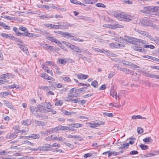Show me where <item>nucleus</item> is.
I'll list each match as a JSON object with an SVG mask.
<instances>
[{
    "mask_svg": "<svg viewBox=\"0 0 159 159\" xmlns=\"http://www.w3.org/2000/svg\"><path fill=\"white\" fill-rule=\"evenodd\" d=\"M159 10V7L148 6L144 7L143 9L139 10V12L144 13L152 14L153 12H156Z\"/></svg>",
    "mask_w": 159,
    "mask_h": 159,
    "instance_id": "f257e3e1",
    "label": "nucleus"
},
{
    "mask_svg": "<svg viewBox=\"0 0 159 159\" xmlns=\"http://www.w3.org/2000/svg\"><path fill=\"white\" fill-rule=\"evenodd\" d=\"M124 40L132 44H135L136 42L143 43L144 42V41L142 39H139L137 38L128 36H125L124 37Z\"/></svg>",
    "mask_w": 159,
    "mask_h": 159,
    "instance_id": "f03ea898",
    "label": "nucleus"
},
{
    "mask_svg": "<svg viewBox=\"0 0 159 159\" xmlns=\"http://www.w3.org/2000/svg\"><path fill=\"white\" fill-rule=\"evenodd\" d=\"M103 27L112 29H116L117 28L124 27V26L123 25L117 24H115L114 25H103Z\"/></svg>",
    "mask_w": 159,
    "mask_h": 159,
    "instance_id": "7ed1b4c3",
    "label": "nucleus"
},
{
    "mask_svg": "<svg viewBox=\"0 0 159 159\" xmlns=\"http://www.w3.org/2000/svg\"><path fill=\"white\" fill-rule=\"evenodd\" d=\"M58 25L60 26L59 29H67L68 27L72 26V25H70V23H67V22H61V25Z\"/></svg>",
    "mask_w": 159,
    "mask_h": 159,
    "instance_id": "20e7f679",
    "label": "nucleus"
},
{
    "mask_svg": "<svg viewBox=\"0 0 159 159\" xmlns=\"http://www.w3.org/2000/svg\"><path fill=\"white\" fill-rule=\"evenodd\" d=\"M114 16L118 20H120L125 21V14L123 13H120V14H115Z\"/></svg>",
    "mask_w": 159,
    "mask_h": 159,
    "instance_id": "39448f33",
    "label": "nucleus"
},
{
    "mask_svg": "<svg viewBox=\"0 0 159 159\" xmlns=\"http://www.w3.org/2000/svg\"><path fill=\"white\" fill-rule=\"evenodd\" d=\"M135 30L136 31L143 35L149 38H150L151 36L148 32L143 31H142L137 29H135Z\"/></svg>",
    "mask_w": 159,
    "mask_h": 159,
    "instance_id": "423d86ee",
    "label": "nucleus"
},
{
    "mask_svg": "<svg viewBox=\"0 0 159 159\" xmlns=\"http://www.w3.org/2000/svg\"><path fill=\"white\" fill-rule=\"evenodd\" d=\"M17 136V133H10L7 134L6 138L7 139H13L16 138Z\"/></svg>",
    "mask_w": 159,
    "mask_h": 159,
    "instance_id": "0eeeda50",
    "label": "nucleus"
},
{
    "mask_svg": "<svg viewBox=\"0 0 159 159\" xmlns=\"http://www.w3.org/2000/svg\"><path fill=\"white\" fill-rule=\"evenodd\" d=\"M38 111L42 113H45L46 112L45 107H43L42 105L39 104L37 106Z\"/></svg>",
    "mask_w": 159,
    "mask_h": 159,
    "instance_id": "6e6552de",
    "label": "nucleus"
},
{
    "mask_svg": "<svg viewBox=\"0 0 159 159\" xmlns=\"http://www.w3.org/2000/svg\"><path fill=\"white\" fill-rule=\"evenodd\" d=\"M140 21L143 25L147 26L149 25V22L150 21V20L147 18L145 17L141 19Z\"/></svg>",
    "mask_w": 159,
    "mask_h": 159,
    "instance_id": "1a4fd4ad",
    "label": "nucleus"
},
{
    "mask_svg": "<svg viewBox=\"0 0 159 159\" xmlns=\"http://www.w3.org/2000/svg\"><path fill=\"white\" fill-rule=\"evenodd\" d=\"M30 110L32 113L34 115H36L38 111L37 108L35 107L31 106L30 107Z\"/></svg>",
    "mask_w": 159,
    "mask_h": 159,
    "instance_id": "9d476101",
    "label": "nucleus"
},
{
    "mask_svg": "<svg viewBox=\"0 0 159 159\" xmlns=\"http://www.w3.org/2000/svg\"><path fill=\"white\" fill-rule=\"evenodd\" d=\"M46 26L47 27L55 29H59L60 27V26H58V25L49 23L46 24Z\"/></svg>",
    "mask_w": 159,
    "mask_h": 159,
    "instance_id": "9b49d317",
    "label": "nucleus"
},
{
    "mask_svg": "<svg viewBox=\"0 0 159 159\" xmlns=\"http://www.w3.org/2000/svg\"><path fill=\"white\" fill-rule=\"evenodd\" d=\"M27 138L26 139H29V138H31L34 139H39V134H31L30 136H26Z\"/></svg>",
    "mask_w": 159,
    "mask_h": 159,
    "instance_id": "f8f14e48",
    "label": "nucleus"
},
{
    "mask_svg": "<svg viewBox=\"0 0 159 159\" xmlns=\"http://www.w3.org/2000/svg\"><path fill=\"white\" fill-rule=\"evenodd\" d=\"M71 49L74 51L76 52H82V51L80 49V48L77 46L75 45H73Z\"/></svg>",
    "mask_w": 159,
    "mask_h": 159,
    "instance_id": "ddd939ff",
    "label": "nucleus"
},
{
    "mask_svg": "<svg viewBox=\"0 0 159 159\" xmlns=\"http://www.w3.org/2000/svg\"><path fill=\"white\" fill-rule=\"evenodd\" d=\"M124 44L116 42L113 43V46L114 48H118L124 47Z\"/></svg>",
    "mask_w": 159,
    "mask_h": 159,
    "instance_id": "4468645a",
    "label": "nucleus"
},
{
    "mask_svg": "<svg viewBox=\"0 0 159 159\" xmlns=\"http://www.w3.org/2000/svg\"><path fill=\"white\" fill-rule=\"evenodd\" d=\"M68 138H69L78 139L79 140L81 141L83 140V139L81 137L78 135H69Z\"/></svg>",
    "mask_w": 159,
    "mask_h": 159,
    "instance_id": "2eb2a0df",
    "label": "nucleus"
},
{
    "mask_svg": "<svg viewBox=\"0 0 159 159\" xmlns=\"http://www.w3.org/2000/svg\"><path fill=\"white\" fill-rule=\"evenodd\" d=\"M77 77L80 79H86L89 77L88 75L84 74L77 75Z\"/></svg>",
    "mask_w": 159,
    "mask_h": 159,
    "instance_id": "dca6fc26",
    "label": "nucleus"
},
{
    "mask_svg": "<svg viewBox=\"0 0 159 159\" xmlns=\"http://www.w3.org/2000/svg\"><path fill=\"white\" fill-rule=\"evenodd\" d=\"M123 72L127 74H132L134 75V72L132 71L131 70L128 69L126 68H124Z\"/></svg>",
    "mask_w": 159,
    "mask_h": 159,
    "instance_id": "f3484780",
    "label": "nucleus"
},
{
    "mask_svg": "<svg viewBox=\"0 0 159 159\" xmlns=\"http://www.w3.org/2000/svg\"><path fill=\"white\" fill-rule=\"evenodd\" d=\"M55 33H57L58 34H60L63 36H67L68 35H70V34H69V33L67 32H63L61 31H57V32L54 31Z\"/></svg>",
    "mask_w": 159,
    "mask_h": 159,
    "instance_id": "a211bd4d",
    "label": "nucleus"
},
{
    "mask_svg": "<svg viewBox=\"0 0 159 159\" xmlns=\"http://www.w3.org/2000/svg\"><path fill=\"white\" fill-rule=\"evenodd\" d=\"M11 92L10 91L3 92H1L0 94L2 96V97L3 98L6 97L7 95L11 94Z\"/></svg>",
    "mask_w": 159,
    "mask_h": 159,
    "instance_id": "6ab92c4d",
    "label": "nucleus"
},
{
    "mask_svg": "<svg viewBox=\"0 0 159 159\" xmlns=\"http://www.w3.org/2000/svg\"><path fill=\"white\" fill-rule=\"evenodd\" d=\"M35 123L38 126H44L46 124V123L42 121L35 120Z\"/></svg>",
    "mask_w": 159,
    "mask_h": 159,
    "instance_id": "aec40b11",
    "label": "nucleus"
},
{
    "mask_svg": "<svg viewBox=\"0 0 159 159\" xmlns=\"http://www.w3.org/2000/svg\"><path fill=\"white\" fill-rule=\"evenodd\" d=\"M57 61L60 64L64 65L67 62V61L65 59H59Z\"/></svg>",
    "mask_w": 159,
    "mask_h": 159,
    "instance_id": "412c9836",
    "label": "nucleus"
},
{
    "mask_svg": "<svg viewBox=\"0 0 159 159\" xmlns=\"http://www.w3.org/2000/svg\"><path fill=\"white\" fill-rule=\"evenodd\" d=\"M21 123L23 125H27L30 124V121L29 120H25L22 121Z\"/></svg>",
    "mask_w": 159,
    "mask_h": 159,
    "instance_id": "4be33fe9",
    "label": "nucleus"
},
{
    "mask_svg": "<svg viewBox=\"0 0 159 159\" xmlns=\"http://www.w3.org/2000/svg\"><path fill=\"white\" fill-rule=\"evenodd\" d=\"M87 87H83L81 88L77 89V88H76L75 90V93H76L77 94L78 93H82L84 91V89H86Z\"/></svg>",
    "mask_w": 159,
    "mask_h": 159,
    "instance_id": "5701e85b",
    "label": "nucleus"
},
{
    "mask_svg": "<svg viewBox=\"0 0 159 159\" xmlns=\"http://www.w3.org/2000/svg\"><path fill=\"white\" fill-rule=\"evenodd\" d=\"M62 111L63 112V114H64L68 116H70L72 114H75V112H74L73 111L70 112L65 110Z\"/></svg>",
    "mask_w": 159,
    "mask_h": 159,
    "instance_id": "b1692460",
    "label": "nucleus"
},
{
    "mask_svg": "<svg viewBox=\"0 0 159 159\" xmlns=\"http://www.w3.org/2000/svg\"><path fill=\"white\" fill-rule=\"evenodd\" d=\"M82 125L78 123H74V124H71V125H69L73 127H76V128H79L80 127H82L81 125Z\"/></svg>",
    "mask_w": 159,
    "mask_h": 159,
    "instance_id": "393cba45",
    "label": "nucleus"
},
{
    "mask_svg": "<svg viewBox=\"0 0 159 159\" xmlns=\"http://www.w3.org/2000/svg\"><path fill=\"white\" fill-rule=\"evenodd\" d=\"M88 123L89 124V127L91 128H95L96 127H98L96 123L89 122Z\"/></svg>",
    "mask_w": 159,
    "mask_h": 159,
    "instance_id": "a878e982",
    "label": "nucleus"
},
{
    "mask_svg": "<svg viewBox=\"0 0 159 159\" xmlns=\"http://www.w3.org/2000/svg\"><path fill=\"white\" fill-rule=\"evenodd\" d=\"M126 18L125 21L129 22L133 18V16L130 15H125Z\"/></svg>",
    "mask_w": 159,
    "mask_h": 159,
    "instance_id": "bb28decb",
    "label": "nucleus"
},
{
    "mask_svg": "<svg viewBox=\"0 0 159 159\" xmlns=\"http://www.w3.org/2000/svg\"><path fill=\"white\" fill-rule=\"evenodd\" d=\"M44 47H45L46 49L51 51H53L54 50V48L53 46H51L47 44H46L44 45Z\"/></svg>",
    "mask_w": 159,
    "mask_h": 159,
    "instance_id": "cd10ccee",
    "label": "nucleus"
},
{
    "mask_svg": "<svg viewBox=\"0 0 159 159\" xmlns=\"http://www.w3.org/2000/svg\"><path fill=\"white\" fill-rule=\"evenodd\" d=\"M135 50L140 52H146V50L145 49L139 47H137L136 48Z\"/></svg>",
    "mask_w": 159,
    "mask_h": 159,
    "instance_id": "c85d7f7f",
    "label": "nucleus"
},
{
    "mask_svg": "<svg viewBox=\"0 0 159 159\" xmlns=\"http://www.w3.org/2000/svg\"><path fill=\"white\" fill-rule=\"evenodd\" d=\"M54 17L56 18H63V16L60 15H56L55 16L54 15L50 16L48 18H53Z\"/></svg>",
    "mask_w": 159,
    "mask_h": 159,
    "instance_id": "c756f323",
    "label": "nucleus"
},
{
    "mask_svg": "<svg viewBox=\"0 0 159 159\" xmlns=\"http://www.w3.org/2000/svg\"><path fill=\"white\" fill-rule=\"evenodd\" d=\"M62 79L66 82H71V80L68 76H63L62 77Z\"/></svg>",
    "mask_w": 159,
    "mask_h": 159,
    "instance_id": "7c9ffc66",
    "label": "nucleus"
},
{
    "mask_svg": "<svg viewBox=\"0 0 159 159\" xmlns=\"http://www.w3.org/2000/svg\"><path fill=\"white\" fill-rule=\"evenodd\" d=\"M139 146L143 150H145L148 148V146L143 144H141Z\"/></svg>",
    "mask_w": 159,
    "mask_h": 159,
    "instance_id": "2f4dec72",
    "label": "nucleus"
},
{
    "mask_svg": "<svg viewBox=\"0 0 159 159\" xmlns=\"http://www.w3.org/2000/svg\"><path fill=\"white\" fill-rule=\"evenodd\" d=\"M143 141L146 143L149 142H152V140L151 137H149L147 138H144L143 140Z\"/></svg>",
    "mask_w": 159,
    "mask_h": 159,
    "instance_id": "473e14b6",
    "label": "nucleus"
},
{
    "mask_svg": "<svg viewBox=\"0 0 159 159\" xmlns=\"http://www.w3.org/2000/svg\"><path fill=\"white\" fill-rule=\"evenodd\" d=\"M91 84L94 88H97L98 86V83L96 80L93 81L92 82Z\"/></svg>",
    "mask_w": 159,
    "mask_h": 159,
    "instance_id": "72a5a7b5",
    "label": "nucleus"
},
{
    "mask_svg": "<svg viewBox=\"0 0 159 159\" xmlns=\"http://www.w3.org/2000/svg\"><path fill=\"white\" fill-rule=\"evenodd\" d=\"M63 103V102L61 100H58L56 101L55 104L56 106H61Z\"/></svg>",
    "mask_w": 159,
    "mask_h": 159,
    "instance_id": "f704fd0d",
    "label": "nucleus"
},
{
    "mask_svg": "<svg viewBox=\"0 0 159 159\" xmlns=\"http://www.w3.org/2000/svg\"><path fill=\"white\" fill-rule=\"evenodd\" d=\"M143 117L140 115H134L132 116V119H141Z\"/></svg>",
    "mask_w": 159,
    "mask_h": 159,
    "instance_id": "c9c22d12",
    "label": "nucleus"
},
{
    "mask_svg": "<svg viewBox=\"0 0 159 159\" xmlns=\"http://www.w3.org/2000/svg\"><path fill=\"white\" fill-rule=\"evenodd\" d=\"M53 137V135H51L50 136H48V137H46L44 139L45 140L47 141H51L52 140V138Z\"/></svg>",
    "mask_w": 159,
    "mask_h": 159,
    "instance_id": "e433bc0d",
    "label": "nucleus"
},
{
    "mask_svg": "<svg viewBox=\"0 0 159 159\" xmlns=\"http://www.w3.org/2000/svg\"><path fill=\"white\" fill-rule=\"evenodd\" d=\"M60 127L61 129V130H71V129H70V127L66 126H62L60 125Z\"/></svg>",
    "mask_w": 159,
    "mask_h": 159,
    "instance_id": "4c0bfd02",
    "label": "nucleus"
},
{
    "mask_svg": "<svg viewBox=\"0 0 159 159\" xmlns=\"http://www.w3.org/2000/svg\"><path fill=\"white\" fill-rule=\"evenodd\" d=\"M122 63H123L124 65L129 66H130V65H131V62L125 60H122Z\"/></svg>",
    "mask_w": 159,
    "mask_h": 159,
    "instance_id": "58836bf2",
    "label": "nucleus"
},
{
    "mask_svg": "<svg viewBox=\"0 0 159 159\" xmlns=\"http://www.w3.org/2000/svg\"><path fill=\"white\" fill-rule=\"evenodd\" d=\"M40 88L41 89H43L45 91H48L50 90V86H41L40 87Z\"/></svg>",
    "mask_w": 159,
    "mask_h": 159,
    "instance_id": "ea45409f",
    "label": "nucleus"
},
{
    "mask_svg": "<svg viewBox=\"0 0 159 159\" xmlns=\"http://www.w3.org/2000/svg\"><path fill=\"white\" fill-rule=\"evenodd\" d=\"M110 95L112 96L113 97L116 98L117 96V94L116 92L113 91L111 92V91Z\"/></svg>",
    "mask_w": 159,
    "mask_h": 159,
    "instance_id": "a19ab883",
    "label": "nucleus"
},
{
    "mask_svg": "<svg viewBox=\"0 0 159 159\" xmlns=\"http://www.w3.org/2000/svg\"><path fill=\"white\" fill-rule=\"evenodd\" d=\"M96 6L98 7H102L103 8H105L106 7V6L104 4L102 3H98L96 4Z\"/></svg>",
    "mask_w": 159,
    "mask_h": 159,
    "instance_id": "79ce46f5",
    "label": "nucleus"
},
{
    "mask_svg": "<svg viewBox=\"0 0 159 159\" xmlns=\"http://www.w3.org/2000/svg\"><path fill=\"white\" fill-rule=\"evenodd\" d=\"M41 77L43 78L44 79L47 80L48 78V76L46 73H43L42 74Z\"/></svg>",
    "mask_w": 159,
    "mask_h": 159,
    "instance_id": "37998d69",
    "label": "nucleus"
},
{
    "mask_svg": "<svg viewBox=\"0 0 159 159\" xmlns=\"http://www.w3.org/2000/svg\"><path fill=\"white\" fill-rule=\"evenodd\" d=\"M142 73L146 77L150 78L151 77V73H147L144 71L142 72Z\"/></svg>",
    "mask_w": 159,
    "mask_h": 159,
    "instance_id": "c03bdc74",
    "label": "nucleus"
},
{
    "mask_svg": "<svg viewBox=\"0 0 159 159\" xmlns=\"http://www.w3.org/2000/svg\"><path fill=\"white\" fill-rule=\"evenodd\" d=\"M130 140L129 143L131 145L133 144L134 143V141L135 140V138H131L129 139Z\"/></svg>",
    "mask_w": 159,
    "mask_h": 159,
    "instance_id": "a18cd8bd",
    "label": "nucleus"
},
{
    "mask_svg": "<svg viewBox=\"0 0 159 159\" xmlns=\"http://www.w3.org/2000/svg\"><path fill=\"white\" fill-rule=\"evenodd\" d=\"M103 114L104 115L107 116L112 117L113 116V114L111 113L103 112Z\"/></svg>",
    "mask_w": 159,
    "mask_h": 159,
    "instance_id": "49530a36",
    "label": "nucleus"
},
{
    "mask_svg": "<svg viewBox=\"0 0 159 159\" xmlns=\"http://www.w3.org/2000/svg\"><path fill=\"white\" fill-rule=\"evenodd\" d=\"M156 155V154L154 152H150V153H149L148 154H147L145 155V156L146 157H148L153 156L154 155Z\"/></svg>",
    "mask_w": 159,
    "mask_h": 159,
    "instance_id": "de8ad7c7",
    "label": "nucleus"
},
{
    "mask_svg": "<svg viewBox=\"0 0 159 159\" xmlns=\"http://www.w3.org/2000/svg\"><path fill=\"white\" fill-rule=\"evenodd\" d=\"M9 74L8 73L3 74L1 75V79H5L7 78L9 76Z\"/></svg>",
    "mask_w": 159,
    "mask_h": 159,
    "instance_id": "09e8293b",
    "label": "nucleus"
},
{
    "mask_svg": "<svg viewBox=\"0 0 159 159\" xmlns=\"http://www.w3.org/2000/svg\"><path fill=\"white\" fill-rule=\"evenodd\" d=\"M63 50L67 52L68 51L66 48L64 47V46L62 45L61 43H59L58 45Z\"/></svg>",
    "mask_w": 159,
    "mask_h": 159,
    "instance_id": "8fccbe9b",
    "label": "nucleus"
},
{
    "mask_svg": "<svg viewBox=\"0 0 159 159\" xmlns=\"http://www.w3.org/2000/svg\"><path fill=\"white\" fill-rule=\"evenodd\" d=\"M53 129L55 132H57L61 130V129L60 127V125L58 127H56L55 128H53Z\"/></svg>",
    "mask_w": 159,
    "mask_h": 159,
    "instance_id": "3c124183",
    "label": "nucleus"
},
{
    "mask_svg": "<svg viewBox=\"0 0 159 159\" xmlns=\"http://www.w3.org/2000/svg\"><path fill=\"white\" fill-rule=\"evenodd\" d=\"M137 131L138 134H140L143 132V129L142 128L138 127L137 129Z\"/></svg>",
    "mask_w": 159,
    "mask_h": 159,
    "instance_id": "603ef678",
    "label": "nucleus"
},
{
    "mask_svg": "<svg viewBox=\"0 0 159 159\" xmlns=\"http://www.w3.org/2000/svg\"><path fill=\"white\" fill-rule=\"evenodd\" d=\"M63 43H64L68 47L70 48V49L71 48L72 46H73V45L71 44L70 43L68 42H63Z\"/></svg>",
    "mask_w": 159,
    "mask_h": 159,
    "instance_id": "864d4df0",
    "label": "nucleus"
},
{
    "mask_svg": "<svg viewBox=\"0 0 159 159\" xmlns=\"http://www.w3.org/2000/svg\"><path fill=\"white\" fill-rule=\"evenodd\" d=\"M9 35H9L8 34L5 33H2L1 34V36L2 37L5 38L6 39L9 38V37H10Z\"/></svg>",
    "mask_w": 159,
    "mask_h": 159,
    "instance_id": "5fc2aeb1",
    "label": "nucleus"
},
{
    "mask_svg": "<svg viewBox=\"0 0 159 159\" xmlns=\"http://www.w3.org/2000/svg\"><path fill=\"white\" fill-rule=\"evenodd\" d=\"M1 17L5 19L11 20L12 19V17L8 16H2Z\"/></svg>",
    "mask_w": 159,
    "mask_h": 159,
    "instance_id": "6e6d98bb",
    "label": "nucleus"
},
{
    "mask_svg": "<svg viewBox=\"0 0 159 159\" xmlns=\"http://www.w3.org/2000/svg\"><path fill=\"white\" fill-rule=\"evenodd\" d=\"M19 29L23 31H28V30L26 28L24 27L20 26L19 27Z\"/></svg>",
    "mask_w": 159,
    "mask_h": 159,
    "instance_id": "4d7b16f0",
    "label": "nucleus"
},
{
    "mask_svg": "<svg viewBox=\"0 0 159 159\" xmlns=\"http://www.w3.org/2000/svg\"><path fill=\"white\" fill-rule=\"evenodd\" d=\"M92 49L94 51H96L97 52H103V53L104 52V51H102V50H101L99 48H93Z\"/></svg>",
    "mask_w": 159,
    "mask_h": 159,
    "instance_id": "13d9d810",
    "label": "nucleus"
},
{
    "mask_svg": "<svg viewBox=\"0 0 159 159\" xmlns=\"http://www.w3.org/2000/svg\"><path fill=\"white\" fill-rule=\"evenodd\" d=\"M70 2L72 3L79 5L80 2L76 0H70Z\"/></svg>",
    "mask_w": 159,
    "mask_h": 159,
    "instance_id": "bf43d9fd",
    "label": "nucleus"
},
{
    "mask_svg": "<svg viewBox=\"0 0 159 159\" xmlns=\"http://www.w3.org/2000/svg\"><path fill=\"white\" fill-rule=\"evenodd\" d=\"M27 32H28V31H25L24 33H21L20 32V36L23 37H26L27 35Z\"/></svg>",
    "mask_w": 159,
    "mask_h": 159,
    "instance_id": "052dcab7",
    "label": "nucleus"
},
{
    "mask_svg": "<svg viewBox=\"0 0 159 159\" xmlns=\"http://www.w3.org/2000/svg\"><path fill=\"white\" fill-rule=\"evenodd\" d=\"M83 2L84 3L87 4H92V2H91V0H84L83 1Z\"/></svg>",
    "mask_w": 159,
    "mask_h": 159,
    "instance_id": "680f3d73",
    "label": "nucleus"
},
{
    "mask_svg": "<svg viewBox=\"0 0 159 159\" xmlns=\"http://www.w3.org/2000/svg\"><path fill=\"white\" fill-rule=\"evenodd\" d=\"M151 78H154L159 79V75L152 74Z\"/></svg>",
    "mask_w": 159,
    "mask_h": 159,
    "instance_id": "e2e57ef3",
    "label": "nucleus"
},
{
    "mask_svg": "<svg viewBox=\"0 0 159 159\" xmlns=\"http://www.w3.org/2000/svg\"><path fill=\"white\" fill-rule=\"evenodd\" d=\"M138 153V152L137 151L133 150L131 151L130 154L131 155L137 154Z\"/></svg>",
    "mask_w": 159,
    "mask_h": 159,
    "instance_id": "0e129e2a",
    "label": "nucleus"
},
{
    "mask_svg": "<svg viewBox=\"0 0 159 159\" xmlns=\"http://www.w3.org/2000/svg\"><path fill=\"white\" fill-rule=\"evenodd\" d=\"M92 153H89L85 154L84 156L85 158H86L87 157L92 156Z\"/></svg>",
    "mask_w": 159,
    "mask_h": 159,
    "instance_id": "69168bd1",
    "label": "nucleus"
},
{
    "mask_svg": "<svg viewBox=\"0 0 159 159\" xmlns=\"http://www.w3.org/2000/svg\"><path fill=\"white\" fill-rule=\"evenodd\" d=\"M63 143L66 146H67L69 148H73V146L70 143L66 142H64Z\"/></svg>",
    "mask_w": 159,
    "mask_h": 159,
    "instance_id": "338daca9",
    "label": "nucleus"
},
{
    "mask_svg": "<svg viewBox=\"0 0 159 159\" xmlns=\"http://www.w3.org/2000/svg\"><path fill=\"white\" fill-rule=\"evenodd\" d=\"M47 39L51 42H53V41L55 39V38L53 37H50V36H47Z\"/></svg>",
    "mask_w": 159,
    "mask_h": 159,
    "instance_id": "774afa93",
    "label": "nucleus"
}]
</instances>
